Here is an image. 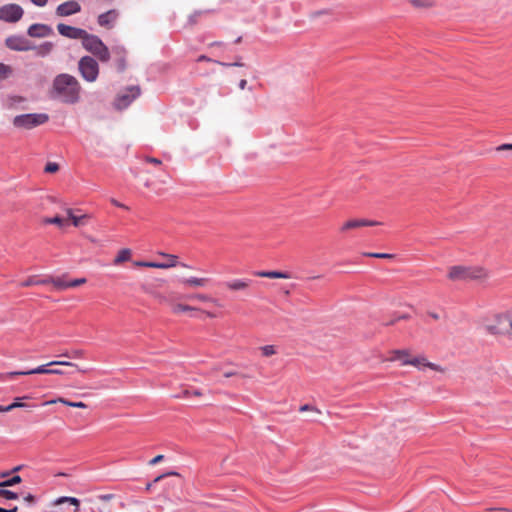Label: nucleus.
Returning a JSON list of instances; mask_svg holds the SVG:
<instances>
[{"label": "nucleus", "mask_w": 512, "mask_h": 512, "mask_svg": "<svg viewBox=\"0 0 512 512\" xmlns=\"http://www.w3.org/2000/svg\"><path fill=\"white\" fill-rule=\"evenodd\" d=\"M258 277L271 278V279H288L290 275L288 273L280 271H258L255 273Z\"/></svg>", "instance_id": "22"}, {"label": "nucleus", "mask_w": 512, "mask_h": 512, "mask_svg": "<svg viewBox=\"0 0 512 512\" xmlns=\"http://www.w3.org/2000/svg\"><path fill=\"white\" fill-rule=\"evenodd\" d=\"M84 355V351L80 349L73 350L71 352V357L73 358H82Z\"/></svg>", "instance_id": "44"}, {"label": "nucleus", "mask_w": 512, "mask_h": 512, "mask_svg": "<svg viewBox=\"0 0 512 512\" xmlns=\"http://www.w3.org/2000/svg\"><path fill=\"white\" fill-rule=\"evenodd\" d=\"M119 17V12L116 9H111L106 11L98 16L97 22L101 27L111 29L114 27L117 19Z\"/></svg>", "instance_id": "13"}, {"label": "nucleus", "mask_w": 512, "mask_h": 512, "mask_svg": "<svg viewBox=\"0 0 512 512\" xmlns=\"http://www.w3.org/2000/svg\"><path fill=\"white\" fill-rule=\"evenodd\" d=\"M52 364H44L40 365L34 369L28 370L29 375L32 374H51V369L48 368V366H51Z\"/></svg>", "instance_id": "28"}, {"label": "nucleus", "mask_w": 512, "mask_h": 512, "mask_svg": "<svg viewBox=\"0 0 512 512\" xmlns=\"http://www.w3.org/2000/svg\"><path fill=\"white\" fill-rule=\"evenodd\" d=\"M225 287L232 292H245L250 285V281L247 279H232L224 283Z\"/></svg>", "instance_id": "19"}, {"label": "nucleus", "mask_w": 512, "mask_h": 512, "mask_svg": "<svg viewBox=\"0 0 512 512\" xmlns=\"http://www.w3.org/2000/svg\"><path fill=\"white\" fill-rule=\"evenodd\" d=\"M84 283H86L85 278L75 279V280L69 282V287H76V286L82 285Z\"/></svg>", "instance_id": "42"}, {"label": "nucleus", "mask_w": 512, "mask_h": 512, "mask_svg": "<svg viewBox=\"0 0 512 512\" xmlns=\"http://www.w3.org/2000/svg\"><path fill=\"white\" fill-rule=\"evenodd\" d=\"M89 219H91L90 214H76L75 217H72V224L75 227L84 226Z\"/></svg>", "instance_id": "25"}, {"label": "nucleus", "mask_w": 512, "mask_h": 512, "mask_svg": "<svg viewBox=\"0 0 512 512\" xmlns=\"http://www.w3.org/2000/svg\"><path fill=\"white\" fill-rule=\"evenodd\" d=\"M111 203H112L113 205L117 206V207L127 209V207H126L124 204H122V203L118 202V201H117V200H115V199H111Z\"/></svg>", "instance_id": "55"}, {"label": "nucleus", "mask_w": 512, "mask_h": 512, "mask_svg": "<svg viewBox=\"0 0 512 512\" xmlns=\"http://www.w3.org/2000/svg\"><path fill=\"white\" fill-rule=\"evenodd\" d=\"M23 9L17 4H6L0 7V20L14 23L23 16Z\"/></svg>", "instance_id": "8"}, {"label": "nucleus", "mask_w": 512, "mask_h": 512, "mask_svg": "<svg viewBox=\"0 0 512 512\" xmlns=\"http://www.w3.org/2000/svg\"><path fill=\"white\" fill-rule=\"evenodd\" d=\"M246 86H247V80H245V79L240 80V82H239V88H240L241 90H243V89H245V88H246Z\"/></svg>", "instance_id": "58"}, {"label": "nucleus", "mask_w": 512, "mask_h": 512, "mask_svg": "<svg viewBox=\"0 0 512 512\" xmlns=\"http://www.w3.org/2000/svg\"><path fill=\"white\" fill-rule=\"evenodd\" d=\"M365 256H368V257H374V258H382V259H391L394 257L393 254H388V253H365L364 254Z\"/></svg>", "instance_id": "38"}, {"label": "nucleus", "mask_w": 512, "mask_h": 512, "mask_svg": "<svg viewBox=\"0 0 512 512\" xmlns=\"http://www.w3.org/2000/svg\"><path fill=\"white\" fill-rule=\"evenodd\" d=\"M58 32L67 38L70 39H80L81 41L86 36L87 31L81 28L69 26L63 23L57 25Z\"/></svg>", "instance_id": "12"}, {"label": "nucleus", "mask_w": 512, "mask_h": 512, "mask_svg": "<svg viewBox=\"0 0 512 512\" xmlns=\"http://www.w3.org/2000/svg\"><path fill=\"white\" fill-rule=\"evenodd\" d=\"M141 94V89L138 85L129 86L124 91L120 92L115 100L114 107L117 110L126 109L137 97Z\"/></svg>", "instance_id": "7"}, {"label": "nucleus", "mask_w": 512, "mask_h": 512, "mask_svg": "<svg viewBox=\"0 0 512 512\" xmlns=\"http://www.w3.org/2000/svg\"><path fill=\"white\" fill-rule=\"evenodd\" d=\"M261 351H262V355L265 357L272 356V355L276 354V352H277L275 346H273V345L263 346V347H261Z\"/></svg>", "instance_id": "34"}, {"label": "nucleus", "mask_w": 512, "mask_h": 512, "mask_svg": "<svg viewBox=\"0 0 512 512\" xmlns=\"http://www.w3.org/2000/svg\"><path fill=\"white\" fill-rule=\"evenodd\" d=\"M51 374L61 375L63 372L59 369H51Z\"/></svg>", "instance_id": "60"}, {"label": "nucleus", "mask_w": 512, "mask_h": 512, "mask_svg": "<svg viewBox=\"0 0 512 512\" xmlns=\"http://www.w3.org/2000/svg\"><path fill=\"white\" fill-rule=\"evenodd\" d=\"M19 375H29L28 371H13V372H8V373H5V374H1L0 376L3 378V379H10L14 376H19Z\"/></svg>", "instance_id": "37"}, {"label": "nucleus", "mask_w": 512, "mask_h": 512, "mask_svg": "<svg viewBox=\"0 0 512 512\" xmlns=\"http://www.w3.org/2000/svg\"><path fill=\"white\" fill-rule=\"evenodd\" d=\"M50 364L77 367L76 364H74L72 362H68V361H52V362H50Z\"/></svg>", "instance_id": "43"}, {"label": "nucleus", "mask_w": 512, "mask_h": 512, "mask_svg": "<svg viewBox=\"0 0 512 512\" xmlns=\"http://www.w3.org/2000/svg\"><path fill=\"white\" fill-rule=\"evenodd\" d=\"M65 212H66V215H67L68 219L71 220V221H72V217L76 216V214L74 213V210L71 209V208H66Z\"/></svg>", "instance_id": "49"}, {"label": "nucleus", "mask_w": 512, "mask_h": 512, "mask_svg": "<svg viewBox=\"0 0 512 512\" xmlns=\"http://www.w3.org/2000/svg\"><path fill=\"white\" fill-rule=\"evenodd\" d=\"M32 285H39L38 280H36L34 277H30L20 284L21 287H29Z\"/></svg>", "instance_id": "40"}, {"label": "nucleus", "mask_w": 512, "mask_h": 512, "mask_svg": "<svg viewBox=\"0 0 512 512\" xmlns=\"http://www.w3.org/2000/svg\"><path fill=\"white\" fill-rule=\"evenodd\" d=\"M497 151H506V150H512V143L511 144H502L496 147Z\"/></svg>", "instance_id": "47"}, {"label": "nucleus", "mask_w": 512, "mask_h": 512, "mask_svg": "<svg viewBox=\"0 0 512 512\" xmlns=\"http://www.w3.org/2000/svg\"><path fill=\"white\" fill-rule=\"evenodd\" d=\"M22 481L19 475H15L8 480L0 482V487H11L16 484H19Z\"/></svg>", "instance_id": "30"}, {"label": "nucleus", "mask_w": 512, "mask_h": 512, "mask_svg": "<svg viewBox=\"0 0 512 512\" xmlns=\"http://www.w3.org/2000/svg\"><path fill=\"white\" fill-rule=\"evenodd\" d=\"M11 74V68L8 65L0 63V79L7 78Z\"/></svg>", "instance_id": "36"}, {"label": "nucleus", "mask_w": 512, "mask_h": 512, "mask_svg": "<svg viewBox=\"0 0 512 512\" xmlns=\"http://www.w3.org/2000/svg\"><path fill=\"white\" fill-rule=\"evenodd\" d=\"M53 49V44L51 42H45L38 48V55L40 56H46L48 55Z\"/></svg>", "instance_id": "29"}, {"label": "nucleus", "mask_w": 512, "mask_h": 512, "mask_svg": "<svg viewBox=\"0 0 512 512\" xmlns=\"http://www.w3.org/2000/svg\"><path fill=\"white\" fill-rule=\"evenodd\" d=\"M164 456L163 455H157L156 457H154L153 459H151L149 461V464L150 465H156L158 464L159 462H161L163 460Z\"/></svg>", "instance_id": "48"}, {"label": "nucleus", "mask_w": 512, "mask_h": 512, "mask_svg": "<svg viewBox=\"0 0 512 512\" xmlns=\"http://www.w3.org/2000/svg\"><path fill=\"white\" fill-rule=\"evenodd\" d=\"M80 10V4L74 0H70L60 4L56 9V13L58 16L65 17L78 13Z\"/></svg>", "instance_id": "14"}, {"label": "nucleus", "mask_w": 512, "mask_h": 512, "mask_svg": "<svg viewBox=\"0 0 512 512\" xmlns=\"http://www.w3.org/2000/svg\"><path fill=\"white\" fill-rule=\"evenodd\" d=\"M191 395V391L186 389L183 390L181 393L174 395L175 398H186Z\"/></svg>", "instance_id": "45"}, {"label": "nucleus", "mask_w": 512, "mask_h": 512, "mask_svg": "<svg viewBox=\"0 0 512 512\" xmlns=\"http://www.w3.org/2000/svg\"><path fill=\"white\" fill-rule=\"evenodd\" d=\"M393 356L390 358L391 361L399 360L404 365V359H410L409 353L406 350H395L392 352Z\"/></svg>", "instance_id": "27"}, {"label": "nucleus", "mask_w": 512, "mask_h": 512, "mask_svg": "<svg viewBox=\"0 0 512 512\" xmlns=\"http://www.w3.org/2000/svg\"><path fill=\"white\" fill-rule=\"evenodd\" d=\"M51 93L65 104H76L80 101L81 85L76 77L61 73L53 79Z\"/></svg>", "instance_id": "1"}, {"label": "nucleus", "mask_w": 512, "mask_h": 512, "mask_svg": "<svg viewBox=\"0 0 512 512\" xmlns=\"http://www.w3.org/2000/svg\"><path fill=\"white\" fill-rule=\"evenodd\" d=\"M55 403H62L66 406L74 407V408H82L83 409V408L87 407V405L84 402H72L65 398H58V399L46 401L43 405H51V404H55Z\"/></svg>", "instance_id": "23"}, {"label": "nucleus", "mask_w": 512, "mask_h": 512, "mask_svg": "<svg viewBox=\"0 0 512 512\" xmlns=\"http://www.w3.org/2000/svg\"><path fill=\"white\" fill-rule=\"evenodd\" d=\"M481 325L483 329L491 335H512V319L507 314H495L491 317L484 318Z\"/></svg>", "instance_id": "2"}, {"label": "nucleus", "mask_w": 512, "mask_h": 512, "mask_svg": "<svg viewBox=\"0 0 512 512\" xmlns=\"http://www.w3.org/2000/svg\"><path fill=\"white\" fill-rule=\"evenodd\" d=\"M158 255L162 256L165 259H169V262H146V261H136L134 264L140 267H149V268H157V269H169L172 267H176L178 264V256L174 254H168L165 252H158Z\"/></svg>", "instance_id": "9"}, {"label": "nucleus", "mask_w": 512, "mask_h": 512, "mask_svg": "<svg viewBox=\"0 0 512 512\" xmlns=\"http://www.w3.org/2000/svg\"><path fill=\"white\" fill-rule=\"evenodd\" d=\"M78 70L81 77L90 83L97 80L99 75V65L91 56H83L78 62Z\"/></svg>", "instance_id": "5"}, {"label": "nucleus", "mask_w": 512, "mask_h": 512, "mask_svg": "<svg viewBox=\"0 0 512 512\" xmlns=\"http://www.w3.org/2000/svg\"><path fill=\"white\" fill-rule=\"evenodd\" d=\"M157 297L159 298V300L161 302H170L171 304V307H172V312L174 314H180V313H183V312H191V311H199V308L197 307H194V306H190V305H187V304H182V303H174L172 301H168V299L163 296V295H157Z\"/></svg>", "instance_id": "20"}, {"label": "nucleus", "mask_w": 512, "mask_h": 512, "mask_svg": "<svg viewBox=\"0 0 512 512\" xmlns=\"http://www.w3.org/2000/svg\"><path fill=\"white\" fill-rule=\"evenodd\" d=\"M83 47L96 56L102 62H108L110 59V52L108 47L102 42V40L93 34L86 33V36L82 40Z\"/></svg>", "instance_id": "4"}, {"label": "nucleus", "mask_w": 512, "mask_h": 512, "mask_svg": "<svg viewBox=\"0 0 512 512\" xmlns=\"http://www.w3.org/2000/svg\"><path fill=\"white\" fill-rule=\"evenodd\" d=\"M191 395H194V396H201L202 395V392L200 390H193L191 391Z\"/></svg>", "instance_id": "61"}, {"label": "nucleus", "mask_w": 512, "mask_h": 512, "mask_svg": "<svg viewBox=\"0 0 512 512\" xmlns=\"http://www.w3.org/2000/svg\"><path fill=\"white\" fill-rule=\"evenodd\" d=\"M0 512H18V508L16 506L12 509H5L0 507Z\"/></svg>", "instance_id": "57"}, {"label": "nucleus", "mask_w": 512, "mask_h": 512, "mask_svg": "<svg viewBox=\"0 0 512 512\" xmlns=\"http://www.w3.org/2000/svg\"><path fill=\"white\" fill-rule=\"evenodd\" d=\"M68 503L72 508H60L59 512H79L80 501L75 497L62 496L55 500L54 505L60 506Z\"/></svg>", "instance_id": "16"}, {"label": "nucleus", "mask_w": 512, "mask_h": 512, "mask_svg": "<svg viewBox=\"0 0 512 512\" xmlns=\"http://www.w3.org/2000/svg\"><path fill=\"white\" fill-rule=\"evenodd\" d=\"M415 8H430L436 0H407Z\"/></svg>", "instance_id": "26"}, {"label": "nucleus", "mask_w": 512, "mask_h": 512, "mask_svg": "<svg viewBox=\"0 0 512 512\" xmlns=\"http://www.w3.org/2000/svg\"><path fill=\"white\" fill-rule=\"evenodd\" d=\"M43 221L46 224H55V225H57L59 227H62L64 225L63 218H61L59 216H55V217H52V218H45Z\"/></svg>", "instance_id": "33"}, {"label": "nucleus", "mask_w": 512, "mask_h": 512, "mask_svg": "<svg viewBox=\"0 0 512 512\" xmlns=\"http://www.w3.org/2000/svg\"><path fill=\"white\" fill-rule=\"evenodd\" d=\"M238 375V373L236 371H226L224 372V377L226 378H230V377H233V376H236Z\"/></svg>", "instance_id": "53"}, {"label": "nucleus", "mask_w": 512, "mask_h": 512, "mask_svg": "<svg viewBox=\"0 0 512 512\" xmlns=\"http://www.w3.org/2000/svg\"><path fill=\"white\" fill-rule=\"evenodd\" d=\"M30 37L43 38L52 33V29L45 24H32L27 31Z\"/></svg>", "instance_id": "18"}, {"label": "nucleus", "mask_w": 512, "mask_h": 512, "mask_svg": "<svg viewBox=\"0 0 512 512\" xmlns=\"http://www.w3.org/2000/svg\"><path fill=\"white\" fill-rule=\"evenodd\" d=\"M131 258V250L128 248L121 249L116 258L114 259L113 263L115 265H119L125 261H128Z\"/></svg>", "instance_id": "24"}, {"label": "nucleus", "mask_w": 512, "mask_h": 512, "mask_svg": "<svg viewBox=\"0 0 512 512\" xmlns=\"http://www.w3.org/2000/svg\"><path fill=\"white\" fill-rule=\"evenodd\" d=\"M404 365H412L416 368H418L419 370H424L425 368H430L434 371H438V372H444L445 369L442 368L441 366L435 364V363H432V362H429L428 359L423 356V355H419V356H416L414 358H410V359H404Z\"/></svg>", "instance_id": "10"}, {"label": "nucleus", "mask_w": 512, "mask_h": 512, "mask_svg": "<svg viewBox=\"0 0 512 512\" xmlns=\"http://www.w3.org/2000/svg\"><path fill=\"white\" fill-rule=\"evenodd\" d=\"M186 299L196 300V301L204 302V303H212L216 306H222L218 299L213 298V297L209 296L208 294H204V293H195L192 295H188V296H186Z\"/></svg>", "instance_id": "21"}, {"label": "nucleus", "mask_w": 512, "mask_h": 512, "mask_svg": "<svg viewBox=\"0 0 512 512\" xmlns=\"http://www.w3.org/2000/svg\"><path fill=\"white\" fill-rule=\"evenodd\" d=\"M147 161L149 163H152V164H155V165L161 164V161L159 159H157V158H147Z\"/></svg>", "instance_id": "56"}, {"label": "nucleus", "mask_w": 512, "mask_h": 512, "mask_svg": "<svg viewBox=\"0 0 512 512\" xmlns=\"http://www.w3.org/2000/svg\"><path fill=\"white\" fill-rule=\"evenodd\" d=\"M178 265H179V266H181V267H183V268L191 269V266H189V265H188V264H186V263H179V262H178L177 266H178Z\"/></svg>", "instance_id": "64"}, {"label": "nucleus", "mask_w": 512, "mask_h": 512, "mask_svg": "<svg viewBox=\"0 0 512 512\" xmlns=\"http://www.w3.org/2000/svg\"><path fill=\"white\" fill-rule=\"evenodd\" d=\"M59 170V165L55 162H49L45 166V172L47 173H55Z\"/></svg>", "instance_id": "39"}, {"label": "nucleus", "mask_w": 512, "mask_h": 512, "mask_svg": "<svg viewBox=\"0 0 512 512\" xmlns=\"http://www.w3.org/2000/svg\"><path fill=\"white\" fill-rule=\"evenodd\" d=\"M301 412L304 411H315L316 413L320 414V410H318L316 407L310 406L308 404L302 405L299 409Z\"/></svg>", "instance_id": "41"}, {"label": "nucleus", "mask_w": 512, "mask_h": 512, "mask_svg": "<svg viewBox=\"0 0 512 512\" xmlns=\"http://www.w3.org/2000/svg\"><path fill=\"white\" fill-rule=\"evenodd\" d=\"M22 468H23V465L15 466V467L11 470V472H12V473H16V472L20 471Z\"/></svg>", "instance_id": "59"}, {"label": "nucleus", "mask_w": 512, "mask_h": 512, "mask_svg": "<svg viewBox=\"0 0 512 512\" xmlns=\"http://www.w3.org/2000/svg\"><path fill=\"white\" fill-rule=\"evenodd\" d=\"M3 487H0V496L1 497H4L5 499L7 500H16L18 499V494L13 492V491H10V490H6V489H2Z\"/></svg>", "instance_id": "32"}, {"label": "nucleus", "mask_w": 512, "mask_h": 512, "mask_svg": "<svg viewBox=\"0 0 512 512\" xmlns=\"http://www.w3.org/2000/svg\"><path fill=\"white\" fill-rule=\"evenodd\" d=\"M118 70L123 72L125 70V61L124 59H120L118 62Z\"/></svg>", "instance_id": "51"}, {"label": "nucleus", "mask_w": 512, "mask_h": 512, "mask_svg": "<svg viewBox=\"0 0 512 512\" xmlns=\"http://www.w3.org/2000/svg\"><path fill=\"white\" fill-rule=\"evenodd\" d=\"M51 283L58 289L69 288V282H65V281L61 280L60 278H57V279L51 278Z\"/></svg>", "instance_id": "35"}, {"label": "nucleus", "mask_w": 512, "mask_h": 512, "mask_svg": "<svg viewBox=\"0 0 512 512\" xmlns=\"http://www.w3.org/2000/svg\"><path fill=\"white\" fill-rule=\"evenodd\" d=\"M30 398L31 397L28 396V395L23 396L21 398L20 397L16 398L15 401L12 404L7 406L8 407V411L10 412V411H12L15 408H24L26 406V404L21 402L20 400H22V399H30Z\"/></svg>", "instance_id": "31"}, {"label": "nucleus", "mask_w": 512, "mask_h": 512, "mask_svg": "<svg viewBox=\"0 0 512 512\" xmlns=\"http://www.w3.org/2000/svg\"><path fill=\"white\" fill-rule=\"evenodd\" d=\"M380 224H381L380 222L367 220V219H352V220L345 222L342 225L340 230L342 232H345L350 229L360 228V227H364V226H377Z\"/></svg>", "instance_id": "17"}, {"label": "nucleus", "mask_w": 512, "mask_h": 512, "mask_svg": "<svg viewBox=\"0 0 512 512\" xmlns=\"http://www.w3.org/2000/svg\"><path fill=\"white\" fill-rule=\"evenodd\" d=\"M220 65L222 66H237V67H242L244 66L243 63H240V62H235V63H232V64H228V63H221V62H218Z\"/></svg>", "instance_id": "52"}, {"label": "nucleus", "mask_w": 512, "mask_h": 512, "mask_svg": "<svg viewBox=\"0 0 512 512\" xmlns=\"http://www.w3.org/2000/svg\"><path fill=\"white\" fill-rule=\"evenodd\" d=\"M39 284H48V283H51V278L49 279H44V280H38Z\"/></svg>", "instance_id": "62"}, {"label": "nucleus", "mask_w": 512, "mask_h": 512, "mask_svg": "<svg viewBox=\"0 0 512 512\" xmlns=\"http://www.w3.org/2000/svg\"><path fill=\"white\" fill-rule=\"evenodd\" d=\"M31 1H32L35 5L40 6V7L44 6V5L46 4V2H47V0H31Z\"/></svg>", "instance_id": "54"}, {"label": "nucleus", "mask_w": 512, "mask_h": 512, "mask_svg": "<svg viewBox=\"0 0 512 512\" xmlns=\"http://www.w3.org/2000/svg\"><path fill=\"white\" fill-rule=\"evenodd\" d=\"M11 473H12L11 471L2 472V473L0 474V477H2V478L7 477V476H9Z\"/></svg>", "instance_id": "63"}, {"label": "nucleus", "mask_w": 512, "mask_h": 512, "mask_svg": "<svg viewBox=\"0 0 512 512\" xmlns=\"http://www.w3.org/2000/svg\"><path fill=\"white\" fill-rule=\"evenodd\" d=\"M447 276L452 281H481L488 278V271L481 266L455 265L449 268Z\"/></svg>", "instance_id": "3"}, {"label": "nucleus", "mask_w": 512, "mask_h": 512, "mask_svg": "<svg viewBox=\"0 0 512 512\" xmlns=\"http://www.w3.org/2000/svg\"><path fill=\"white\" fill-rule=\"evenodd\" d=\"M49 119L47 114H23L14 118L13 124L18 128L31 129L38 125L44 124Z\"/></svg>", "instance_id": "6"}, {"label": "nucleus", "mask_w": 512, "mask_h": 512, "mask_svg": "<svg viewBox=\"0 0 512 512\" xmlns=\"http://www.w3.org/2000/svg\"><path fill=\"white\" fill-rule=\"evenodd\" d=\"M171 475L178 476L179 474H178L177 472H168V473H165V474H162V475H160V476L156 477V478L154 479V482H155V483H156V482H159V481H160L161 479H163L164 477H166V476H171Z\"/></svg>", "instance_id": "46"}, {"label": "nucleus", "mask_w": 512, "mask_h": 512, "mask_svg": "<svg viewBox=\"0 0 512 512\" xmlns=\"http://www.w3.org/2000/svg\"><path fill=\"white\" fill-rule=\"evenodd\" d=\"M179 282L188 288H204L209 284L210 279L207 277L190 276L180 278Z\"/></svg>", "instance_id": "15"}, {"label": "nucleus", "mask_w": 512, "mask_h": 512, "mask_svg": "<svg viewBox=\"0 0 512 512\" xmlns=\"http://www.w3.org/2000/svg\"><path fill=\"white\" fill-rule=\"evenodd\" d=\"M24 501L32 504L35 502V497L32 494H28L27 496L24 497Z\"/></svg>", "instance_id": "50"}, {"label": "nucleus", "mask_w": 512, "mask_h": 512, "mask_svg": "<svg viewBox=\"0 0 512 512\" xmlns=\"http://www.w3.org/2000/svg\"><path fill=\"white\" fill-rule=\"evenodd\" d=\"M6 46L14 51H28L33 47L30 42L23 36H10L5 40Z\"/></svg>", "instance_id": "11"}]
</instances>
